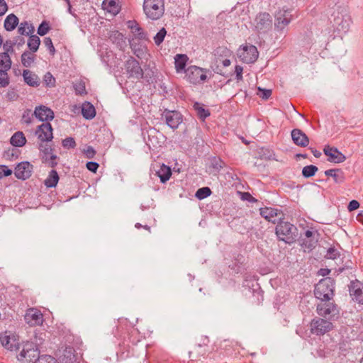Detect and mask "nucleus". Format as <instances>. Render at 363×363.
<instances>
[{"instance_id":"1","label":"nucleus","mask_w":363,"mask_h":363,"mask_svg":"<svg viewBox=\"0 0 363 363\" xmlns=\"http://www.w3.org/2000/svg\"><path fill=\"white\" fill-rule=\"evenodd\" d=\"M335 281L326 277L321 279L314 286L313 294L320 301L316 306L317 313L329 320H337L340 317V308L334 301Z\"/></svg>"},{"instance_id":"2","label":"nucleus","mask_w":363,"mask_h":363,"mask_svg":"<svg viewBox=\"0 0 363 363\" xmlns=\"http://www.w3.org/2000/svg\"><path fill=\"white\" fill-rule=\"evenodd\" d=\"M275 234L279 241L291 245L298 240V230L296 225L283 218H279L275 227Z\"/></svg>"},{"instance_id":"3","label":"nucleus","mask_w":363,"mask_h":363,"mask_svg":"<svg viewBox=\"0 0 363 363\" xmlns=\"http://www.w3.org/2000/svg\"><path fill=\"white\" fill-rule=\"evenodd\" d=\"M214 350V346L210 345V340L208 336L203 335L199 342L195 345L189 352V356L192 361H196L201 357L209 355Z\"/></svg>"},{"instance_id":"4","label":"nucleus","mask_w":363,"mask_h":363,"mask_svg":"<svg viewBox=\"0 0 363 363\" xmlns=\"http://www.w3.org/2000/svg\"><path fill=\"white\" fill-rule=\"evenodd\" d=\"M143 6L147 18L152 21L160 19L164 13V0H144Z\"/></svg>"},{"instance_id":"5","label":"nucleus","mask_w":363,"mask_h":363,"mask_svg":"<svg viewBox=\"0 0 363 363\" xmlns=\"http://www.w3.org/2000/svg\"><path fill=\"white\" fill-rule=\"evenodd\" d=\"M209 69L196 65H190L184 72V79L191 84L199 85L206 82L208 79L207 73Z\"/></svg>"},{"instance_id":"6","label":"nucleus","mask_w":363,"mask_h":363,"mask_svg":"<svg viewBox=\"0 0 363 363\" xmlns=\"http://www.w3.org/2000/svg\"><path fill=\"white\" fill-rule=\"evenodd\" d=\"M40 352L37 345L33 342H26L23 345V349L17 356V359L21 363H34Z\"/></svg>"},{"instance_id":"7","label":"nucleus","mask_w":363,"mask_h":363,"mask_svg":"<svg viewBox=\"0 0 363 363\" xmlns=\"http://www.w3.org/2000/svg\"><path fill=\"white\" fill-rule=\"evenodd\" d=\"M332 320L316 317L310 323V330L312 334L321 336L330 331L333 328Z\"/></svg>"},{"instance_id":"8","label":"nucleus","mask_w":363,"mask_h":363,"mask_svg":"<svg viewBox=\"0 0 363 363\" xmlns=\"http://www.w3.org/2000/svg\"><path fill=\"white\" fill-rule=\"evenodd\" d=\"M237 55L242 62L252 64L257 61L259 57V52L256 46L251 44H245L238 48Z\"/></svg>"},{"instance_id":"9","label":"nucleus","mask_w":363,"mask_h":363,"mask_svg":"<svg viewBox=\"0 0 363 363\" xmlns=\"http://www.w3.org/2000/svg\"><path fill=\"white\" fill-rule=\"evenodd\" d=\"M162 120H164L165 124L172 130H176L183 122L184 116L177 110H169L165 108L162 113Z\"/></svg>"},{"instance_id":"10","label":"nucleus","mask_w":363,"mask_h":363,"mask_svg":"<svg viewBox=\"0 0 363 363\" xmlns=\"http://www.w3.org/2000/svg\"><path fill=\"white\" fill-rule=\"evenodd\" d=\"M304 238L298 237L300 245L310 252L315 249L317 245L319 233L317 230L313 231L311 230H306L304 233Z\"/></svg>"},{"instance_id":"11","label":"nucleus","mask_w":363,"mask_h":363,"mask_svg":"<svg viewBox=\"0 0 363 363\" xmlns=\"http://www.w3.org/2000/svg\"><path fill=\"white\" fill-rule=\"evenodd\" d=\"M35 135L40 143H48L53 139V128L50 123H43L37 126Z\"/></svg>"},{"instance_id":"12","label":"nucleus","mask_w":363,"mask_h":363,"mask_svg":"<svg viewBox=\"0 0 363 363\" xmlns=\"http://www.w3.org/2000/svg\"><path fill=\"white\" fill-rule=\"evenodd\" d=\"M125 69L128 77H133L137 79L143 78L144 72L139 62L133 57H130L125 62Z\"/></svg>"},{"instance_id":"13","label":"nucleus","mask_w":363,"mask_h":363,"mask_svg":"<svg viewBox=\"0 0 363 363\" xmlns=\"http://www.w3.org/2000/svg\"><path fill=\"white\" fill-rule=\"evenodd\" d=\"M33 168V165L30 162H21L14 168V175L18 179L25 181L31 177Z\"/></svg>"},{"instance_id":"14","label":"nucleus","mask_w":363,"mask_h":363,"mask_svg":"<svg viewBox=\"0 0 363 363\" xmlns=\"http://www.w3.org/2000/svg\"><path fill=\"white\" fill-rule=\"evenodd\" d=\"M323 152L328 157L327 160L330 162L338 164L346 160V156L336 147H331L329 145H326L323 148Z\"/></svg>"},{"instance_id":"15","label":"nucleus","mask_w":363,"mask_h":363,"mask_svg":"<svg viewBox=\"0 0 363 363\" xmlns=\"http://www.w3.org/2000/svg\"><path fill=\"white\" fill-rule=\"evenodd\" d=\"M256 28L259 32L266 33L272 26V18L269 13L267 12H260L255 18Z\"/></svg>"},{"instance_id":"16","label":"nucleus","mask_w":363,"mask_h":363,"mask_svg":"<svg viewBox=\"0 0 363 363\" xmlns=\"http://www.w3.org/2000/svg\"><path fill=\"white\" fill-rule=\"evenodd\" d=\"M33 115L40 121L50 123L55 117L54 111L44 105H39L35 108Z\"/></svg>"},{"instance_id":"17","label":"nucleus","mask_w":363,"mask_h":363,"mask_svg":"<svg viewBox=\"0 0 363 363\" xmlns=\"http://www.w3.org/2000/svg\"><path fill=\"white\" fill-rule=\"evenodd\" d=\"M127 26L133 34L132 38L138 40H148L147 34L144 29L140 26L135 20H130L127 22Z\"/></svg>"},{"instance_id":"18","label":"nucleus","mask_w":363,"mask_h":363,"mask_svg":"<svg viewBox=\"0 0 363 363\" xmlns=\"http://www.w3.org/2000/svg\"><path fill=\"white\" fill-rule=\"evenodd\" d=\"M26 322L30 326L41 325L43 323L42 313L35 308H29L24 316Z\"/></svg>"},{"instance_id":"19","label":"nucleus","mask_w":363,"mask_h":363,"mask_svg":"<svg viewBox=\"0 0 363 363\" xmlns=\"http://www.w3.org/2000/svg\"><path fill=\"white\" fill-rule=\"evenodd\" d=\"M293 143L301 147H306L309 144V138L306 134L298 128H294L291 132Z\"/></svg>"},{"instance_id":"20","label":"nucleus","mask_w":363,"mask_h":363,"mask_svg":"<svg viewBox=\"0 0 363 363\" xmlns=\"http://www.w3.org/2000/svg\"><path fill=\"white\" fill-rule=\"evenodd\" d=\"M349 291L358 303L363 304V284L358 280L352 281L349 285Z\"/></svg>"},{"instance_id":"21","label":"nucleus","mask_w":363,"mask_h":363,"mask_svg":"<svg viewBox=\"0 0 363 363\" xmlns=\"http://www.w3.org/2000/svg\"><path fill=\"white\" fill-rule=\"evenodd\" d=\"M0 341L4 347L10 351H16L19 349L18 340L14 335H5L0 337Z\"/></svg>"},{"instance_id":"22","label":"nucleus","mask_w":363,"mask_h":363,"mask_svg":"<svg viewBox=\"0 0 363 363\" xmlns=\"http://www.w3.org/2000/svg\"><path fill=\"white\" fill-rule=\"evenodd\" d=\"M280 213L283 214V212L280 209H277L272 207H262L259 208V214L268 222H272L275 224L277 223L276 220H272L274 217L279 216Z\"/></svg>"},{"instance_id":"23","label":"nucleus","mask_w":363,"mask_h":363,"mask_svg":"<svg viewBox=\"0 0 363 363\" xmlns=\"http://www.w3.org/2000/svg\"><path fill=\"white\" fill-rule=\"evenodd\" d=\"M108 38L120 50L123 51L127 46L125 38L118 30L111 31Z\"/></svg>"},{"instance_id":"24","label":"nucleus","mask_w":363,"mask_h":363,"mask_svg":"<svg viewBox=\"0 0 363 363\" xmlns=\"http://www.w3.org/2000/svg\"><path fill=\"white\" fill-rule=\"evenodd\" d=\"M189 57L186 54H177L174 57V67L177 73L185 72L186 71V64Z\"/></svg>"},{"instance_id":"25","label":"nucleus","mask_w":363,"mask_h":363,"mask_svg":"<svg viewBox=\"0 0 363 363\" xmlns=\"http://www.w3.org/2000/svg\"><path fill=\"white\" fill-rule=\"evenodd\" d=\"M23 77L25 83L30 86L38 87L40 84V78L38 75L29 69H24L23 71Z\"/></svg>"},{"instance_id":"26","label":"nucleus","mask_w":363,"mask_h":363,"mask_svg":"<svg viewBox=\"0 0 363 363\" xmlns=\"http://www.w3.org/2000/svg\"><path fill=\"white\" fill-rule=\"evenodd\" d=\"M141 41L135 40V38L129 39V45L132 51L139 58L143 57L147 50V48L141 43Z\"/></svg>"},{"instance_id":"27","label":"nucleus","mask_w":363,"mask_h":363,"mask_svg":"<svg viewBox=\"0 0 363 363\" xmlns=\"http://www.w3.org/2000/svg\"><path fill=\"white\" fill-rule=\"evenodd\" d=\"M209 160V169L211 172L215 174L220 172L221 169H223L225 163V162L219 157H211L208 158Z\"/></svg>"},{"instance_id":"28","label":"nucleus","mask_w":363,"mask_h":363,"mask_svg":"<svg viewBox=\"0 0 363 363\" xmlns=\"http://www.w3.org/2000/svg\"><path fill=\"white\" fill-rule=\"evenodd\" d=\"M81 112L83 117L86 120H91L96 115L94 106L89 101H85L82 104Z\"/></svg>"},{"instance_id":"29","label":"nucleus","mask_w":363,"mask_h":363,"mask_svg":"<svg viewBox=\"0 0 363 363\" xmlns=\"http://www.w3.org/2000/svg\"><path fill=\"white\" fill-rule=\"evenodd\" d=\"M291 21V18H288L285 15V11H279L275 15V23L274 26L277 30H282Z\"/></svg>"},{"instance_id":"30","label":"nucleus","mask_w":363,"mask_h":363,"mask_svg":"<svg viewBox=\"0 0 363 363\" xmlns=\"http://www.w3.org/2000/svg\"><path fill=\"white\" fill-rule=\"evenodd\" d=\"M172 171L171 167L162 164L156 172V175L160 178L162 184H165L171 177Z\"/></svg>"},{"instance_id":"31","label":"nucleus","mask_w":363,"mask_h":363,"mask_svg":"<svg viewBox=\"0 0 363 363\" xmlns=\"http://www.w3.org/2000/svg\"><path fill=\"white\" fill-rule=\"evenodd\" d=\"M19 23V18L14 13L9 14L4 22V27L6 31L11 32L16 29Z\"/></svg>"},{"instance_id":"32","label":"nucleus","mask_w":363,"mask_h":363,"mask_svg":"<svg viewBox=\"0 0 363 363\" xmlns=\"http://www.w3.org/2000/svg\"><path fill=\"white\" fill-rule=\"evenodd\" d=\"M193 108L194 111H196L198 118L201 121H205V120L211 115L209 109L206 108L204 107V104H201L198 101L194 103Z\"/></svg>"},{"instance_id":"33","label":"nucleus","mask_w":363,"mask_h":363,"mask_svg":"<svg viewBox=\"0 0 363 363\" xmlns=\"http://www.w3.org/2000/svg\"><path fill=\"white\" fill-rule=\"evenodd\" d=\"M38 149L40 151V159L43 161H46L47 158L52 155L54 153L55 147L52 145H49L48 143H39Z\"/></svg>"},{"instance_id":"34","label":"nucleus","mask_w":363,"mask_h":363,"mask_svg":"<svg viewBox=\"0 0 363 363\" xmlns=\"http://www.w3.org/2000/svg\"><path fill=\"white\" fill-rule=\"evenodd\" d=\"M65 363H73L77 361L75 350L72 346H66L61 356Z\"/></svg>"},{"instance_id":"35","label":"nucleus","mask_w":363,"mask_h":363,"mask_svg":"<svg viewBox=\"0 0 363 363\" xmlns=\"http://www.w3.org/2000/svg\"><path fill=\"white\" fill-rule=\"evenodd\" d=\"M27 140L21 131L16 132L10 138V143L13 147H21L26 144Z\"/></svg>"},{"instance_id":"36","label":"nucleus","mask_w":363,"mask_h":363,"mask_svg":"<svg viewBox=\"0 0 363 363\" xmlns=\"http://www.w3.org/2000/svg\"><path fill=\"white\" fill-rule=\"evenodd\" d=\"M60 180V176L55 169H51L49 172L48 177L44 181V184L47 188H55Z\"/></svg>"},{"instance_id":"37","label":"nucleus","mask_w":363,"mask_h":363,"mask_svg":"<svg viewBox=\"0 0 363 363\" xmlns=\"http://www.w3.org/2000/svg\"><path fill=\"white\" fill-rule=\"evenodd\" d=\"M258 158L264 160H274L275 153L274 150L269 147H262L257 150Z\"/></svg>"},{"instance_id":"38","label":"nucleus","mask_w":363,"mask_h":363,"mask_svg":"<svg viewBox=\"0 0 363 363\" xmlns=\"http://www.w3.org/2000/svg\"><path fill=\"white\" fill-rule=\"evenodd\" d=\"M101 6L103 9L107 10V11L113 14H117L120 11L116 0H104Z\"/></svg>"},{"instance_id":"39","label":"nucleus","mask_w":363,"mask_h":363,"mask_svg":"<svg viewBox=\"0 0 363 363\" xmlns=\"http://www.w3.org/2000/svg\"><path fill=\"white\" fill-rule=\"evenodd\" d=\"M21 154V151L16 147L9 148L3 153V157L7 160L14 161L17 160Z\"/></svg>"},{"instance_id":"40","label":"nucleus","mask_w":363,"mask_h":363,"mask_svg":"<svg viewBox=\"0 0 363 363\" xmlns=\"http://www.w3.org/2000/svg\"><path fill=\"white\" fill-rule=\"evenodd\" d=\"M40 45V39L37 35H33L29 36L27 45L29 50L35 53L38 50L39 46Z\"/></svg>"},{"instance_id":"41","label":"nucleus","mask_w":363,"mask_h":363,"mask_svg":"<svg viewBox=\"0 0 363 363\" xmlns=\"http://www.w3.org/2000/svg\"><path fill=\"white\" fill-rule=\"evenodd\" d=\"M318 171V167H316L315 165H313V164H309V165L305 166L302 169L301 174H302V176L303 178L308 179V178L313 177Z\"/></svg>"},{"instance_id":"42","label":"nucleus","mask_w":363,"mask_h":363,"mask_svg":"<svg viewBox=\"0 0 363 363\" xmlns=\"http://www.w3.org/2000/svg\"><path fill=\"white\" fill-rule=\"evenodd\" d=\"M73 87L76 95L82 96L87 94L85 82L82 79H79L74 83Z\"/></svg>"},{"instance_id":"43","label":"nucleus","mask_w":363,"mask_h":363,"mask_svg":"<svg viewBox=\"0 0 363 363\" xmlns=\"http://www.w3.org/2000/svg\"><path fill=\"white\" fill-rule=\"evenodd\" d=\"M35 60V55L28 51H25L21 55V63L23 67H29Z\"/></svg>"},{"instance_id":"44","label":"nucleus","mask_w":363,"mask_h":363,"mask_svg":"<svg viewBox=\"0 0 363 363\" xmlns=\"http://www.w3.org/2000/svg\"><path fill=\"white\" fill-rule=\"evenodd\" d=\"M212 194L211 189L208 186L199 188L195 194V197L199 200H203Z\"/></svg>"},{"instance_id":"45","label":"nucleus","mask_w":363,"mask_h":363,"mask_svg":"<svg viewBox=\"0 0 363 363\" xmlns=\"http://www.w3.org/2000/svg\"><path fill=\"white\" fill-rule=\"evenodd\" d=\"M51 29L50 22L48 21H43L38 27L37 33L40 36L46 35Z\"/></svg>"},{"instance_id":"46","label":"nucleus","mask_w":363,"mask_h":363,"mask_svg":"<svg viewBox=\"0 0 363 363\" xmlns=\"http://www.w3.org/2000/svg\"><path fill=\"white\" fill-rule=\"evenodd\" d=\"M341 255L340 252L335 247H330L325 255V258L328 259H335Z\"/></svg>"},{"instance_id":"47","label":"nucleus","mask_w":363,"mask_h":363,"mask_svg":"<svg viewBox=\"0 0 363 363\" xmlns=\"http://www.w3.org/2000/svg\"><path fill=\"white\" fill-rule=\"evenodd\" d=\"M252 296L255 299L254 303L257 305H259L264 300V291L259 286L256 289H253Z\"/></svg>"},{"instance_id":"48","label":"nucleus","mask_w":363,"mask_h":363,"mask_svg":"<svg viewBox=\"0 0 363 363\" xmlns=\"http://www.w3.org/2000/svg\"><path fill=\"white\" fill-rule=\"evenodd\" d=\"M34 363H58L57 359L49 354H40Z\"/></svg>"},{"instance_id":"49","label":"nucleus","mask_w":363,"mask_h":363,"mask_svg":"<svg viewBox=\"0 0 363 363\" xmlns=\"http://www.w3.org/2000/svg\"><path fill=\"white\" fill-rule=\"evenodd\" d=\"M243 258L242 255H238V257L235 259L231 264L229 265V268L235 272L236 273H239L243 269L242 262H240V259Z\"/></svg>"},{"instance_id":"50","label":"nucleus","mask_w":363,"mask_h":363,"mask_svg":"<svg viewBox=\"0 0 363 363\" xmlns=\"http://www.w3.org/2000/svg\"><path fill=\"white\" fill-rule=\"evenodd\" d=\"M167 35V30L164 28H162L157 33L156 35L154 36L153 39H154V42H155V44L157 45V46H159L160 45L164 40V38Z\"/></svg>"},{"instance_id":"51","label":"nucleus","mask_w":363,"mask_h":363,"mask_svg":"<svg viewBox=\"0 0 363 363\" xmlns=\"http://www.w3.org/2000/svg\"><path fill=\"white\" fill-rule=\"evenodd\" d=\"M337 170L338 172H335L332 178L335 184H342L346 179L345 172L340 168H337Z\"/></svg>"},{"instance_id":"52","label":"nucleus","mask_w":363,"mask_h":363,"mask_svg":"<svg viewBox=\"0 0 363 363\" xmlns=\"http://www.w3.org/2000/svg\"><path fill=\"white\" fill-rule=\"evenodd\" d=\"M145 140L146 139L145 138ZM145 142L150 149L157 148L158 147L160 146V142L157 140V138L150 133H148L147 140H145Z\"/></svg>"},{"instance_id":"53","label":"nucleus","mask_w":363,"mask_h":363,"mask_svg":"<svg viewBox=\"0 0 363 363\" xmlns=\"http://www.w3.org/2000/svg\"><path fill=\"white\" fill-rule=\"evenodd\" d=\"M55 78L52 74L48 72L43 77V83L46 87H54L55 86Z\"/></svg>"},{"instance_id":"54","label":"nucleus","mask_w":363,"mask_h":363,"mask_svg":"<svg viewBox=\"0 0 363 363\" xmlns=\"http://www.w3.org/2000/svg\"><path fill=\"white\" fill-rule=\"evenodd\" d=\"M60 160V157L56 154H52L50 155L46 161H43L42 162L48 164L49 167L55 168L57 165V160Z\"/></svg>"},{"instance_id":"55","label":"nucleus","mask_w":363,"mask_h":363,"mask_svg":"<svg viewBox=\"0 0 363 363\" xmlns=\"http://www.w3.org/2000/svg\"><path fill=\"white\" fill-rule=\"evenodd\" d=\"M10 83L8 72L5 73V70H0V88H4L9 86Z\"/></svg>"},{"instance_id":"56","label":"nucleus","mask_w":363,"mask_h":363,"mask_svg":"<svg viewBox=\"0 0 363 363\" xmlns=\"http://www.w3.org/2000/svg\"><path fill=\"white\" fill-rule=\"evenodd\" d=\"M43 42H44L45 47L49 50L50 55L53 57L56 53V50L53 45L52 39L50 37H45L44 38Z\"/></svg>"},{"instance_id":"57","label":"nucleus","mask_w":363,"mask_h":363,"mask_svg":"<svg viewBox=\"0 0 363 363\" xmlns=\"http://www.w3.org/2000/svg\"><path fill=\"white\" fill-rule=\"evenodd\" d=\"M143 78H145L146 82L149 84L157 82L156 76L154 74V72L152 69L147 71L145 74L144 73Z\"/></svg>"},{"instance_id":"58","label":"nucleus","mask_w":363,"mask_h":363,"mask_svg":"<svg viewBox=\"0 0 363 363\" xmlns=\"http://www.w3.org/2000/svg\"><path fill=\"white\" fill-rule=\"evenodd\" d=\"M62 145L65 148H74L77 145L75 140L72 137H67L65 139L62 140Z\"/></svg>"},{"instance_id":"59","label":"nucleus","mask_w":363,"mask_h":363,"mask_svg":"<svg viewBox=\"0 0 363 363\" xmlns=\"http://www.w3.org/2000/svg\"><path fill=\"white\" fill-rule=\"evenodd\" d=\"M258 91L259 97L264 100H267L271 96L272 93V89L261 87H258Z\"/></svg>"},{"instance_id":"60","label":"nucleus","mask_w":363,"mask_h":363,"mask_svg":"<svg viewBox=\"0 0 363 363\" xmlns=\"http://www.w3.org/2000/svg\"><path fill=\"white\" fill-rule=\"evenodd\" d=\"M354 264L352 261L347 260L345 264L338 269H335V274L336 275H339L340 273H342L345 269H352L354 268Z\"/></svg>"},{"instance_id":"61","label":"nucleus","mask_w":363,"mask_h":363,"mask_svg":"<svg viewBox=\"0 0 363 363\" xmlns=\"http://www.w3.org/2000/svg\"><path fill=\"white\" fill-rule=\"evenodd\" d=\"M13 173L11 169L6 165H0V179L11 176Z\"/></svg>"},{"instance_id":"62","label":"nucleus","mask_w":363,"mask_h":363,"mask_svg":"<svg viewBox=\"0 0 363 363\" xmlns=\"http://www.w3.org/2000/svg\"><path fill=\"white\" fill-rule=\"evenodd\" d=\"M13 41L11 40H7L3 45V48L5 51L9 53L13 54L14 52L13 47L15 45H13Z\"/></svg>"},{"instance_id":"63","label":"nucleus","mask_w":363,"mask_h":363,"mask_svg":"<svg viewBox=\"0 0 363 363\" xmlns=\"http://www.w3.org/2000/svg\"><path fill=\"white\" fill-rule=\"evenodd\" d=\"M99 167V164L96 162L89 161L86 164V169L93 173H96L97 172Z\"/></svg>"},{"instance_id":"64","label":"nucleus","mask_w":363,"mask_h":363,"mask_svg":"<svg viewBox=\"0 0 363 363\" xmlns=\"http://www.w3.org/2000/svg\"><path fill=\"white\" fill-rule=\"evenodd\" d=\"M241 194V199L242 201H247L250 203H255L257 201L255 197H253L249 192H240Z\"/></svg>"}]
</instances>
